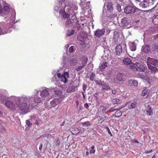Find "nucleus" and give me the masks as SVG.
<instances>
[{
  "instance_id": "1",
  "label": "nucleus",
  "mask_w": 158,
  "mask_h": 158,
  "mask_svg": "<svg viewBox=\"0 0 158 158\" xmlns=\"http://www.w3.org/2000/svg\"><path fill=\"white\" fill-rule=\"evenodd\" d=\"M147 64L152 74L158 72V60L148 57L147 58Z\"/></svg>"
},
{
  "instance_id": "2",
  "label": "nucleus",
  "mask_w": 158,
  "mask_h": 158,
  "mask_svg": "<svg viewBox=\"0 0 158 158\" xmlns=\"http://www.w3.org/2000/svg\"><path fill=\"white\" fill-rule=\"evenodd\" d=\"M130 66V69L134 71H143L145 70V67L144 65L139 63L136 62L135 64L131 63Z\"/></svg>"
},
{
  "instance_id": "3",
  "label": "nucleus",
  "mask_w": 158,
  "mask_h": 158,
  "mask_svg": "<svg viewBox=\"0 0 158 158\" xmlns=\"http://www.w3.org/2000/svg\"><path fill=\"white\" fill-rule=\"evenodd\" d=\"M32 106L27 105L26 102H22L19 106V109L22 112L26 113L30 111Z\"/></svg>"
},
{
  "instance_id": "4",
  "label": "nucleus",
  "mask_w": 158,
  "mask_h": 158,
  "mask_svg": "<svg viewBox=\"0 0 158 158\" xmlns=\"http://www.w3.org/2000/svg\"><path fill=\"white\" fill-rule=\"evenodd\" d=\"M124 11L127 14H133L136 11L135 8L131 6H126L124 10Z\"/></svg>"
},
{
  "instance_id": "5",
  "label": "nucleus",
  "mask_w": 158,
  "mask_h": 158,
  "mask_svg": "<svg viewBox=\"0 0 158 158\" xmlns=\"http://www.w3.org/2000/svg\"><path fill=\"white\" fill-rule=\"evenodd\" d=\"M58 77L61 79V81L64 83H65L67 81V78L69 77V73L68 72H65L64 73L63 75H61L59 73L57 74Z\"/></svg>"
},
{
  "instance_id": "6",
  "label": "nucleus",
  "mask_w": 158,
  "mask_h": 158,
  "mask_svg": "<svg viewBox=\"0 0 158 158\" xmlns=\"http://www.w3.org/2000/svg\"><path fill=\"white\" fill-rule=\"evenodd\" d=\"M5 23H0V35L6 34L7 32V28Z\"/></svg>"
},
{
  "instance_id": "7",
  "label": "nucleus",
  "mask_w": 158,
  "mask_h": 158,
  "mask_svg": "<svg viewBox=\"0 0 158 158\" xmlns=\"http://www.w3.org/2000/svg\"><path fill=\"white\" fill-rule=\"evenodd\" d=\"M70 131L73 135H76L79 133H82V131L81 128H79L71 127L70 129Z\"/></svg>"
},
{
  "instance_id": "8",
  "label": "nucleus",
  "mask_w": 158,
  "mask_h": 158,
  "mask_svg": "<svg viewBox=\"0 0 158 158\" xmlns=\"http://www.w3.org/2000/svg\"><path fill=\"white\" fill-rule=\"evenodd\" d=\"M5 106L12 110L15 109V104L11 101H7L5 103Z\"/></svg>"
},
{
  "instance_id": "9",
  "label": "nucleus",
  "mask_w": 158,
  "mask_h": 158,
  "mask_svg": "<svg viewBox=\"0 0 158 158\" xmlns=\"http://www.w3.org/2000/svg\"><path fill=\"white\" fill-rule=\"evenodd\" d=\"M105 32V29H102L100 30L97 29L94 33L95 36L99 38L103 35Z\"/></svg>"
},
{
  "instance_id": "10",
  "label": "nucleus",
  "mask_w": 158,
  "mask_h": 158,
  "mask_svg": "<svg viewBox=\"0 0 158 158\" xmlns=\"http://www.w3.org/2000/svg\"><path fill=\"white\" fill-rule=\"evenodd\" d=\"M61 102L62 100L60 99L55 98L50 102V104L52 107H55Z\"/></svg>"
},
{
  "instance_id": "11",
  "label": "nucleus",
  "mask_w": 158,
  "mask_h": 158,
  "mask_svg": "<svg viewBox=\"0 0 158 158\" xmlns=\"http://www.w3.org/2000/svg\"><path fill=\"white\" fill-rule=\"evenodd\" d=\"M115 50L116 54L118 55H120L122 52L121 45L120 44L117 45L115 48Z\"/></svg>"
},
{
  "instance_id": "12",
  "label": "nucleus",
  "mask_w": 158,
  "mask_h": 158,
  "mask_svg": "<svg viewBox=\"0 0 158 158\" xmlns=\"http://www.w3.org/2000/svg\"><path fill=\"white\" fill-rule=\"evenodd\" d=\"M145 110L149 116H152L153 114L152 109L149 105H148L145 108Z\"/></svg>"
},
{
  "instance_id": "13",
  "label": "nucleus",
  "mask_w": 158,
  "mask_h": 158,
  "mask_svg": "<svg viewBox=\"0 0 158 158\" xmlns=\"http://www.w3.org/2000/svg\"><path fill=\"white\" fill-rule=\"evenodd\" d=\"M142 51L145 53L150 52L151 51L150 47L148 45H146L142 47Z\"/></svg>"
},
{
  "instance_id": "14",
  "label": "nucleus",
  "mask_w": 158,
  "mask_h": 158,
  "mask_svg": "<svg viewBox=\"0 0 158 158\" xmlns=\"http://www.w3.org/2000/svg\"><path fill=\"white\" fill-rule=\"evenodd\" d=\"M123 62L125 65L130 64V68L131 64L133 63L131 62V60L130 58H126L124 59L123 60ZM132 65H131V66H132Z\"/></svg>"
},
{
  "instance_id": "15",
  "label": "nucleus",
  "mask_w": 158,
  "mask_h": 158,
  "mask_svg": "<svg viewBox=\"0 0 158 158\" xmlns=\"http://www.w3.org/2000/svg\"><path fill=\"white\" fill-rule=\"evenodd\" d=\"M102 90H108L110 89V87L106 83L103 82V83H102Z\"/></svg>"
},
{
  "instance_id": "16",
  "label": "nucleus",
  "mask_w": 158,
  "mask_h": 158,
  "mask_svg": "<svg viewBox=\"0 0 158 158\" xmlns=\"http://www.w3.org/2000/svg\"><path fill=\"white\" fill-rule=\"evenodd\" d=\"M49 95V93L47 89L43 90L41 92L40 95L42 98H45Z\"/></svg>"
},
{
  "instance_id": "17",
  "label": "nucleus",
  "mask_w": 158,
  "mask_h": 158,
  "mask_svg": "<svg viewBox=\"0 0 158 158\" xmlns=\"http://www.w3.org/2000/svg\"><path fill=\"white\" fill-rule=\"evenodd\" d=\"M60 13L63 15V17L64 19L69 18L70 17V15L66 14L64 10H60Z\"/></svg>"
},
{
  "instance_id": "18",
  "label": "nucleus",
  "mask_w": 158,
  "mask_h": 158,
  "mask_svg": "<svg viewBox=\"0 0 158 158\" xmlns=\"http://www.w3.org/2000/svg\"><path fill=\"white\" fill-rule=\"evenodd\" d=\"M106 110L105 107L102 106H100L98 109V112L100 113L101 114H103Z\"/></svg>"
},
{
  "instance_id": "19",
  "label": "nucleus",
  "mask_w": 158,
  "mask_h": 158,
  "mask_svg": "<svg viewBox=\"0 0 158 158\" xmlns=\"http://www.w3.org/2000/svg\"><path fill=\"white\" fill-rule=\"evenodd\" d=\"M59 3H61V5H64V6L65 8L66 6H70L68 2H67L66 0H60Z\"/></svg>"
},
{
  "instance_id": "20",
  "label": "nucleus",
  "mask_w": 158,
  "mask_h": 158,
  "mask_svg": "<svg viewBox=\"0 0 158 158\" xmlns=\"http://www.w3.org/2000/svg\"><path fill=\"white\" fill-rule=\"evenodd\" d=\"M75 87L73 85L69 86L67 89V92L68 93H71L75 91Z\"/></svg>"
},
{
  "instance_id": "21",
  "label": "nucleus",
  "mask_w": 158,
  "mask_h": 158,
  "mask_svg": "<svg viewBox=\"0 0 158 158\" xmlns=\"http://www.w3.org/2000/svg\"><path fill=\"white\" fill-rule=\"evenodd\" d=\"M139 2V5L140 6L142 7V8H145L147 7V5L145 3H148L147 0H142L141 1V2Z\"/></svg>"
},
{
  "instance_id": "22",
  "label": "nucleus",
  "mask_w": 158,
  "mask_h": 158,
  "mask_svg": "<svg viewBox=\"0 0 158 158\" xmlns=\"http://www.w3.org/2000/svg\"><path fill=\"white\" fill-rule=\"evenodd\" d=\"M107 63L106 62H104L102 63L100 67V69L102 71H103L105 69L107 66Z\"/></svg>"
},
{
  "instance_id": "23",
  "label": "nucleus",
  "mask_w": 158,
  "mask_h": 158,
  "mask_svg": "<svg viewBox=\"0 0 158 158\" xmlns=\"http://www.w3.org/2000/svg\"><path fill=\"white\" fill-rule=\"evenodd\" d=\"M112 5L113 4L111 2H108L107 6V8L108 10L111 11L113 10Z\"/></svg>"
},
{
  "instance_id": "24",
  "label": "nucleus",
  "mask_w": 158,
  "mask_h": 158,
  "mask_svg": "<svg viewBox=\"0 0 158 158\" xmlns=\"http://www.w3.org/2000/svg\"><path fill=\"white\" fill-rule=\"evenodd\" d=\"M81 60L82 61L81 64L85 66L88 61L87 57L85 56L82 57L81 59Z\"/></svg>"
},
{
  "instance_id": "25",
  "label": "nucleus",
  "mask_w": 158,
  "mask_h": 158,
  "mask_svg": "<svg viewBox=\"0 0 158 158\" xmlns=\"http://www.w3.org/2000/svg\"><path fill=\"white\" fill-rule=\"evenodd\" d=\"M127 18H123L121 21L122 24L123 26H127L128 24V22L127 20Z\"/></svg>"
},
{
  "instance_id": "26",
  "label": "nucleus",
  "mask_w": 158,
  "mask_h": 158,
  "mask_svg": "<svg viewBox=\"0 0 158 158\" xmlns=\"http://www.w3.org/2000/svg\"><path fill=\"white\" fill-rule=\"evenodd\" d=\"M130 49L132 51H134L136 50V45L134 42H132L130 45Z\"/></svg>"
},
{
  "instance_id": "27",
  "label": "nucleus",
  "mask_w": 158,
  "mask_h": 158,
  "mask_svg": "<svg viewBox=\"0 0 158 158\" xmlns=\"http://www.w3.org/2000/svg\"><path fill=\"white\" fill-rule=\"evenodd\" d=\"M54 92L55 94L58 97L61 96L62 94V91L59 90H54Z\"/></svg>"
},
{
  "instance_id": "28",
  "label": "nucleus",
  "mask_w": 158,
  "mask_h": 158,
  "mask_svg": "<svg viewBox=\"0 0 158 158\" xmlns=\"http://www.w3.org/2000/svg\"><path fill=\"white\" fill-rule=\"evenodd\" d=\"M152 49L154 51H156L158 53V44L156 43L153 44Z\"/></svg>"
},
{
  "instance_id": "29",
  "label": "nucleus",
  "mask_w": 158,
  "mask_h": 158,
  "mask_svg": "<svg viewBox=\"0 0 158 158\" xmlns=\"http://www.w3.org/2000/svg\"><path fill=\"white\" fill-rule=\"evenodd\" d=\"M106 118H108L107 117L105 114H104L102 116L100 117L99 118V119L98 120L99 121H101V123L103 122Z\"/></svg>"
},
{
  "instance_id": "30",
  "label": "nucleus",
  "mask_w": 158,
  "mask_h": 158,
  "mask_svg": "<svg viewBox=\"0 0 158 158\" xmlns=\"http://www.w3.org/2000/svg\"><path fill=\"white\" fill-rule=\"evenodd\" d=\"M152 22L155 25L158 24V19L153 16L152 18Z\"/></svg>"
},
{
  "instance_id": "31",
  "label": "nucleus",
  "mask_w": 158,
  "mask_h": 158,
  "mask_svg": "<svg viewBox=\"0 0 158 158\" xmlns=\"http://www.w3.org/2000/svg\"><path fill=\"white\" fill-rule=\"evenodd\" d=\"M122 114V112L119 110L116 111L115 113V116L116 117H119Z\"/></svg>"
},
{
  "instance_id": "32",
  "label": "nucleus",
  "mask_w": 158,
  "mask_h": 158,
  "mask_svg": "<svg viewBox=\"0 0 158 158\" xmlns=\"http://www.w3.org/2000/svg\"><path fill=\"white\" fill-rule=\"evenodd\" d=\"M75 30L73 29L69 30L67 34V36H70L73 35L74 33Z\"/></svg>"
},
{
  "instance_id": "33",
  "label": "nucleus",
  "mask_w": 158,
  "mask_h": 158,
  "mask_svg": "<svg viewBox=\"0 0 158 158\" xmlns=\"http://www.w3.org/2000/svg\"><path fill=\"white\" fill-rule=\"evenodd\" d=\"M116 79L118 81H122L123 80V78L121 74L120 73L118 74L117 76Z\"/></svg>"
},
{
  "instance_id": "34",
  "label": "nucleus",
  "mask_w": 158,
  "mask_h": 158,
  "mask_svg": "<svg viewBox=\"0 0 158 158\" xmlns=\"http://www.w3.org/2000/svg\"><path fill=\"white\" fill-rule=\"evenodd\" d=\"M6 24V27H7V30L10 28H12L13 27V23L12 22L10 23V22L9 23L6 24Z\"/></svg>"
},
{
  "instance_id": "35",
  "label": "nucleus",
  "mask_w": 158,
  "mask_h": 158,
  "mask_svg": "<svg viewBox=\"0 0 158 158\" xmlns=\"http://www.w3.org/2000/svg\"><path fill=\"white\" fill-rule=\"evenodd\" d=\"M95 76V74L94 73H91L89 77V79L91 81H93L94 78Z\"/></svg>"
},
{
  "instance_id": "36",
  "label": "nucleus",
  "mask_w": 158,
  "mask_h": 158,
  "mask_svg": "<svg viewBox=\"0 0 158 158\" xmlns=\"http://www.w3.org/2000/svg\"><path fill=\"white\" fill-rule=\"evenodd\" d=\"M148 90L146 89L144 90H143L142 92L141 95L142 96H145L147 94L148 92Z\"/></svg>"
},
{
  "instance_id": "37",
  "label": "nucleus",
  "mask_w": 158,
  "mask_h": 158,
  "mask_svg": "<svg viewBox=\"0 0 158 158\" xmlns=\"http://www.w3.org/2000/svg\"><path fill=\"white\" fill-rule=\"evenodd\" d=\"M6 98L5 96H2L0 97V100L2 103H3L4 101L6 100Z\"/></svg>"
},
{
  "instance_id": "38",
  "label": "nucleus",
  "mask_w": 158,
  "mask_h": 158,
  "mask_svg": "<svg viewBox=\"0 0 158 158\" xmlns=\"http://www.w3.org/2000/svg\"><path fill=\"white\" fill-rule=\"evenodd\" d=\"M136 106V103H132L131 105L129 106V108L130 109L131 108H135Z\"/></svg>"
},
{
  "instance_id": "39",
  "label": "nucleus",
  "mask_w": 158,
  "mask_h": 158,
  "mask_svg": "<svg viewBox=\"0 0 158 158\" xmlns=\"http://www.w3.org/2000/svg\"><path fill=\"white\" fill-rule=\"evenodd\" d=\"M74 47L73 46H71L69 48V51L71 53L75 51Z\"/></svg>"
},
{
  "instance_id": "40",
  "label": "nucleus",
  "mask_w": 158,
  "mask_h": 158,
  "mask_svg": "<svg viewBox=\"0 0 158 158\" xmlns=\"http://www.w3.org/2000/svg\"><path fill=\"white\" fill-rule=\"evenodd\" d=\"M82 125L83 126H86L88 127L90 125V124L89 122L87 121L82 123Z\"/></svg>"
},
{
  "instance_id": "41",
  "label": "nucleus",
  "mask_w": 158,
  "mask_h": 158,
  "mask_svg": "<svg viewBox=\"0 0 158 158\" xmlns=\"http://www.w3.org/2000/svg\"><path fill=\"white\" fill-rule=\"evenodd\" d=\"M94 146L91 147V150L89 152L90 153L94 154L95 153V150L94 149Z\"/></svg>"
},
{
  "instance_id": "42",
  "label": "nucleus",
  "mask_w": 158,
  "mask_h": 158,
  "mask_svg": "<svg viewBox=\"0 0 158 158\" xmlns=\"http://www.w3.org/2000/svg\"><path fill=\"white\" fill-rule=\"evenodd\" d=\"M84 66L82 65L78 66L76 68L75 70L77 71H79L81 70L82 68H83Z\"/></svg>"
},
{
  "instance_id": "43",
  "label": "nucleus",
  "mask_w": 158,
  "mask_h": 158,
  "mask_svg": "<svg viewBox=\"0 0 158 158\" xmlns=\"http://www.w3.org/2000/svg\"><path fill=\"white\" fill-rule=\"evenodd\" d=\"M73 23V22L70 19H67L66 22L67 25H70Z\"/></svg>"
},
{
  "instance_id": "44",
  "label": "nucleus",
  "mask_w": 158,
  "mask_h": 158,
  "mask_svg": "<svg viewBox=\"0 0 158 158\" xmlns=\"http://www.w3.org/2000/svg\"><path fill=\"white\" fill-rule=\"evenodd\" d=\"M114 104H118L119 103L120 100L118 98H115L114 99Z\"/></svg>"
},
{
  "instance_id": "45",
  "label": "nucleus",
  "mask_w": 158,
  "mask_h": 158,
  "mask_svg": "<svg viewBox=\"0 0 158 158\" xmlns=\"http://www.w3.org/2000/svg\"><path fill=\"white\" fill-rule=\"evenodd\" d=\"M3 10L4 11H8L9 10V8L7 6H5L3 8Z\"/></svg>"
},
{
  "instance_id": "46",
  "label": "nucleus",
  "mask_w": 158,
  "mask_h": 158,
  "mask_svg": "<svg viewBox=\"0 0 158 158\" xmlns=\"http://www.w3.org/2000/svg\"><path fill=\"white\" fill-rule=\"evenodd\" d=\"M82 87H83V90L84 91L83 92H84V93H85V90H86V88H87V85L85 84H83Z\"/></svg>"
},
{
  "instance_id": "47",
  "label": "nucleus",
  "mask_w": 158,
  "mask_h": 158,
  "mask_svg": "<svg viewBox=\"0 0 158 158\" xmlns=\"http://www.w3.org/2000/svg\"><path fill=\"white\" fill-rule=\"evenodd\" d=\"M133 86L137 87L138 86V82L136 80H133Z\"/></svg>"
},
{
  "instance_id": "48",
  "label": "nucleus",
  "mask_w": 158,
  "mask_h": 158,
  "mask_svg": "<svg viewBox=\"0 0 158 158\" xmlns=\"http://www.w3.org/2000/svg\"><path fill=\"white\" fill-rule=\"evenodd\" d=\"M133 83V80H129L128 81V85L130 86H133L132 84Z\"/></svg>"
},
{
  "instance_id": "49",
  "label": "nucleus",
  "mask_w": 158,
  "mask_h": 158,
  "mask_svg": "<svg viewBox=\"0 0 158 158\" xmlns=\"http://www.w3.org/2000/svg\"><path fill=\"white\" fill-rule=\"evenodd\" d=\"M34 102H36L37 103H40V100L38 98H35L34 99Z\"/></svg>"
},
{
  "instance_id": "50",
  "label": "nucleus",
  "mask_w": 158,
  "mask_h": 158,
  "mask_svg": "<svg viewBox=\"0 0 158 158\" xmlns=\"http://www.w3.org/2000/svg\"><path fill=\"white\" fill-rule=\"evenodd\" d=\"M26 124L29 127H31L32 125V123L28 120H27L26 121Z\"/></svg>"
},
{
  "instance_id": "51",
  "label": "nucleus",
  "mask_w": 158,
  "mask_h": 158,
  "mask_svg": "<svg viewBox=\"0 0 158 158\" xmlns=\"http://www.w3.org/2000/svg\"><path fill=\"white\" fill-rule=\"evenodd\" d=\"M116 15L115 14H111L109 18L110 19H112L113 17H114Z\"/></svg>"
},
{
  "instance_id": "52",
  "label": "nucleus",
  "mask_w": 158,
  "mask_h": 158,
  "mask_svg": "<svg viewBox=\"0 0 158 158\" xmlns=\"http://www.w3.org/2000/svg\"><path fill=\"white\" fill-rule=\"evenodd\" d=\"M147 81L148 82V83L150 84L151 82V80L149 77H146V79Z\"/></svg>"
},
{
  "instance_id": "53",
  "label": "nucleus",
  "mask_w": 158,
  "mask_h": 158,
  "mask_svg": "<svg viewBox=\"0 0 158 158\" xmlns=\"http://www.w3.org/2000/svg\"><path fill=\"white\" fill-rule=\"evenodd\" d=\"M84 106L85 108H86V109L88 108L89 107L88 104L87 103H85L84 105Z\"/></svg>"
},
{
  "instance_id": "54",
  "label": "nucleus",
  "mask_w": 158,
  "mask_h": 158,
  "mask_svg": "<svg viewBox=\"0 0 158 158\" xmlns=\"http://www.w3.org/2000/svg\"><path fill=\"white\" fill-rule=\"evenodd\" d=\"M117 92V90L115 89L113 90H112V93L114 94H116Z\"/></svg>"
},
{
  "instance_id": "55",
  "label": "nucleus",
  "mask_w": 158,
  "mask_h": 158,
  "mask_svg": "<svg viewBox=\"0 0 158 158\" xmlns=\"http://www.w3.org/2000/svg\"><path fill=\"white\" fill-rule=\"evenodd\" d=\"M42 147H43V144L42 143H41L40 144V147L39 148V150L40 151H41Z\"/></svg>"
},
{
  "instance_id": "56",
  "label": "nucleus",
  "mask_w": 158,
  "mask_h": 158,
  "mask_svg": "<svg viewBox=\"0 0 158 158\" xmlns=\"http://www.w3.org/2000/svg\"><path fill=\"white\" fill-rule=\"evenodd\" d=\"M116 110V109H111L109 110L108 111L110 112H113L115 111Z\"/></svg>"
},
{
  "instance_id": "57",
  "label": "nucleus",
  "mask_w": 158,
  "mask_h": 158,
  "mask_svg": "<svg viewBox=\"0 0 158 158\" xmlns=\"http://www.w3.org/2000/svg\"><path fill=\"white\" fill-rule=\"evenodd\" d=\"M84 92H82V95H83V98H84V99H85V95L84 94Z\"/></svg>"
},
{
  "instance_id": "58",
  "label": "nucleus",
  "mask_w": 158,
  "mask_h": 158,
  "mask_svg": "<svg viewBox=\"0 0 158 158\" xmlns=\"http://www.w3.org/2000/svg\"><path fill=\"white\" fill-rule=\"evenodd\" d=\"M154 16V17H156L158 19V13H156Z\"/></svg>"
},
{
  "instance_id": "59",
  "label": "nucleus",
  "mask_w": 158,
  "mask_h": 158,
  "mask_svg": "<svg viewBox=\"0 0 158 158\" xmlns=\"http://www.w3.org/2000/svg\"><path fill=\"white\" fill-rule=\"evenodd\" d=\"M65 123V121H64L60 125L61 127L64 125V124Z\"/></svg>"
},
{
  "instance_id": "60",
  "label": "nucleus",
  "mask_w": 158,
  "mask_h": 158,
  "mask_svg": "<svg viewBox=\"0 0 158 158\" xmlns=\"http://www.w3.org/2000/svg\"><path fill=\"white\" fill-rule=\"evenodd\" d=\"M96 83L98 84L99 85H102V83H103V82L102 83L101 81H100V83L99 82H97V81H96Z\"/></svg>"
},
{
  "instance_id": "61",
  "label": "nucleus",
  "mask_w": 158,
  "mask_h": 158,
  "mask_svg": "<svg viewBox=\"0 0 158 158\" xmlns=\"http://www.w3.org/2000/svg\"><path fill=\"white\" fill-rule=\"evenodd\" d=\"M108 133H109L110 135H111V132L110 131V129H109V128H108Z\"/></svg>"
},
{
  "instance_id": "62",
  "label": "nucleus",
  "mask_w": 158,
  "mask_h": 158,
  "mask_svg": "<svg viewBox=\"0 0 158 158\" xmlns=\"http://www.w3.org/2000/svg\"><path fill=\"white\" fill-rule=\"evenodd\" d=\"M133 141L135 143H139V142L138 141L136 140V139H135V140H133Z\"/></svg>"
},
{
  "instance_id": "63",
  "label": "nucleus",
  "mask_w": 158,
  "mask_h": 158,
  "mask_svg": "<svg viewBox=\"0 0 158 158\" xmlns=\"http://www.w3.org/2000/svg\"><path fill=\"white\" fill-rule=\"evenodd\" d=\"M155 39H158V34L156 35L155 37Z\"/></svg>"
},
{
  "instance_id": "64",
  "label": "nucleus",
  "mask_w": 158,
  "mask_h": 158,
  "mask_svg": "<svg viewBox=\"0 0 158 158\" xmlns=\"http://www.w3.org/2000/svg\"><path fill=\"white\" fill-rule=\"evenodd\" d=\"M2 129H3L4 131H6V129H5V127H4L3 126H2Z\"/></svg>"
}]
</instances>
